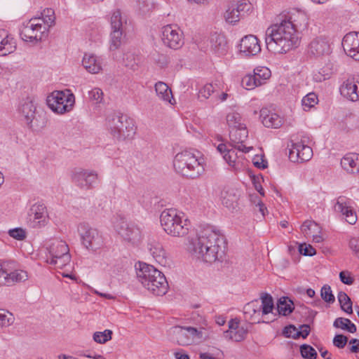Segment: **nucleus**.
I'll list each match as a JSON object with an SVG mask.
<instances>
[{
	"instance_id": "nucleus-41",
	"label": "nucleus",
	"mask_w": 359,
	"mask_h": 359,
	"mask_svg": "<svg viewBox=\"0 0 359 359\" xmlns=\"http://www.w3.org/2000/svg\"><path fill=\"white\" fill-rule=\"evenodd\" d=\"M320 296L325 302L327 303L325 305L326 307H328V305L332 304L335 302V297L332 294V291L331 290L330 286L327 285H325L322 287L320 291Z\"/></svg>"
},
{
	"instance_id": "nucleus-22",
	"label": "nucleus",
	"mask_w": 359,
	"mask_h": 359,
	"mask_svg": "<svg viewBox=\"0 0 359 359\" xmlns=\"http://www.w3.org/2000/svg\"><path fill=\"white\" fill-rule=\"evenodd\" d=\"M240 51L245 56H253L261 51L259 40L254 35L244 36L240 43Z\"/></svg>"
},
{
	"instance_id": "nucleus-39",
	"label": "nucleus",
	"mask_w": 359,
	"mask_h": 359,
	"mask_svg": "<svg viewBox=\"0 0 359 359\" xmlns=\"http://www.w3.org/2000/svg\"><path fill=\"white\" fill-rule=\"evenodd\" d=\"M113 332L111 330H105L103 332H95L93 334V340L97 344H105L112 338Z\"/></svg>"
},
{
	"instance_id": "nucleus-27",
	"label": "nucleus",
	"mask_w": 359,
	"mask_h": 359,
	"mask_svg": "<svg viewBox=\"0 0 359 359\" xmlns=\"http://www.w3.org/2000/svg\"><path fill=\"white\" fill-rule=\"evenodd\" d=\"M359 163V154L350 153L341 159V165L349 173H355Z\"/></svg>"
},
{
	"instance_id": "nucleus-48",
	"label": "nucleus",
	"mask_w": 359,
	"mask_h": 359,
	"mask_svg": "<svg viewBox=\"0 0 359 359\" xmlns=\"http://www.w3.org/2000/svg\"><path fill=\"white\" fill-rule=\"evenodd\" d=\"M216 86L212 83L205 85L199 91V97L208 99L212 94L216 93Z\"/></svg>"
},
{
	"instance_id": "nucleus-46",
	"label": "nucleus",
	"mask_w": 359,
	"mask_h": 359,
	"mask_svg": "<svg viewBox=\"0 0 359 359\" xmlns=\"http://www.w3.org/2000/svg\"><path fill=\"white\" fill-rule=\"evenodd\" d=\"M242 84L247 89H253L255 87L261 86V82L256 79V76L248 75L242 79Z\"/></svg>"
},
{
	"instance_id": "nucleus-25",
	"label": "nucleus",
	"mask_w": 359,
	"mask_h": 359,
	"mask_svg": "<svg viewBox=\"0 0 359 359\" xmlns=\"http://www.w3.org/2000/svg\"><path fill=\"white\" fill-rule=\"evenodd\" d=\"M212 51L218 56L224 55L228 51L227 41L224 35L215 34L210 38Z\"/></svg>"
},
{
	"instance_id": "nucleus-6",
	"label": "nucleus",
	"mask_w": 359,
	"mask_h": 359,
	"mask_svg": "<svg viewBox=\"0 0 359 359\" xmlns=\"http://www.w3.org/2000/svg\"><path fill=\"white\" fill-rule=\"evenodd\" d=\"M160 221L163 230L175 237H182L188 234L191 226L189 219H183L177 210L172 208L164 210L161 214Z\"/></svg>"
},
{
	"instance_id": "nucleus-34",
	"label": "nucleus",
	"mask_w": 359,
	"mask_h": 359,
	"mask_svg": "<svg viewBox=\"0 0 359 359\" xmlns=\"http://www.w3.org/2000/svg\"><path fill=\"white\" fill-rule=\"evenodd\" d=\"M28 279L27 273L23 270H15L8 273L7 285H12L15 283L25 281Z\"/></svg>"
},
{
	"instance_id": "nucleus-64",
	"label": "nucleus",
	"mask_w": 359,
	"mask_h": 359,
	"mask_svg": "<svg viewBox=\"0 0 359 359\" xmlns=\"http://www.w3.org/2000/svg\"><path fill=\"white\" fill-rule=\"evenodd\" d=\"M349 344L351 345L349 347V350L351 353H359V339H351L349 341Z\"/></svg>"
},
{
	"instance_id": "nucleus-40",
	"label": "nucleus",
	"mask_w": 359,
	"mask_h": 359,
	"mask_svg": "<svg viewBox=\"0 0 359 359\" xmlns=\"http://www.w3.org/2000/svg\"><path fill=\"white\" fill-rule=\"evenodd\" d=\"M254 75L256 76V79L261 82L262 85L266 80L269 79L271 75V71L266 67H257L254 69Z\"/></svg>"
},
{
	"instance_id": "nucleus-57",
	"label": "nucleus",
	"mask_w": 359,
	"mask_h": 359,
	"mask_svg": "<svg viewBox=\"0 0 359 359\" xmlns=\"http://www.w3.org/2000/svg\"><path fill=\"white\" fill-rule=\"evenodd\" d=\"M103 93L101 89L95 88L89 91V97L92 100L96 101V102H101L102 100Z\"/></svg>"
},
{
	"instance_id": "nucleus-32",
	"label": "nucleus",
	"mask_w": 359,
	"mask_h": 359,
	"mask_svg": "<svg viewBox=\"0 0 359 359\" xmlns=\"http://www.w3.org/2000/svg\"><path fill=\"white\" fill-rule=\"evenodd\" d=\"M155 90L160 99L171 103L170 98L172 97L171 89L169 86L161 81H158L155 84Z\"/></svg>"
},
{
	"instance_id": "nucleus-9",
	"label": "nucleus",
	"mask_w": 359,
	"mask_h": 359,
	"mask_svg": "<svg viewBox=\"0 0 359 359\" xmlns=\"http://www.w3.org/2000/svg\"><path fill=\"white\" fill-rule=\"evenodd\" d=\"M46 103L53 111L62 114L72 109L75 97L69 90H55L47 97Z\"/></svg>"
},
{
	"instance_id": "nucleus-1",
	"label": "nucleus",
	"mask_w": 359,
	"mask_h": 359,
	"mask_svg": "<svg viewBox=\"0 0 359 359\" xmlns=\"http://www.w3.org/2000/svg\"><path fill=\"white\" fill-rule=\"evenodd\" d=\"M309 26L306 13L299 12L287 20L270 26L266 31L265 42L267 49L275 54L286 53L299 44L298 32Z\"/></svg>"
},
{
	"instance_id": "nucleus-10",
	"label": "nucleus",
	"mask_w": 359,
	"mask_h": 359,
	"mask_svg": "<svg viewBox=\"0 0 359 359\" xmlns=\"http://www.w3.org/2000/svg\"><path fill=\"white\" fill-rule=\"evenodd\" d=\"M83 246L93 251L103 246L104 241L101 233L95 228H93L87 223H81L78 227Z\"/></svg>"
},
{
	"instance_id": "nucleus-51",
	"label": "nucleus",
	"mask_w": 359,
	"mask_h": 359,
	"mask_svg": "<svg viewBox=\"0 0 359 359\" xmlns=\"http://www.w3.org/2000/svg\"><path fill=\"white\" fill-rule=\"evenodd\" d=\"M283 334L287 338L298 339V329L293 325L285 326Z\"/></svg>"
},
{
	"instance_id": "nucleus-17",
	"label": "nucleus",
	"mask_w": 359,
	"mask_h": 359,
	"mask_svg": "<svg viewBox=\"0 0 359 359\" xmlns=\"http://www.w3.org/2000/svg\"><path fill=\"white\" fill-rule=\"evenodd\" d=\"M28 219L32 228H41L46 225L48 220L46 206L40 203L32 205L28 211Z\"/></svg>"
},
{
	"instance_id": "nucleus-47",
	"label": "nucleus",
	"mask_w": 359,
	"mask_h": 359,
	"mask_svg": "<svg viewBox=\"0 0 359 359\" xmlns=\"http://www.w3.org/2000/svg\"><path fill=\"white\" fill-rule=\"evenodd\" d=\"M126 67L135 70L138 66L139 59L136 58L133 53H126L123 57Z\"/></svg>"
},
{
	"instance_id": "nucleus-16",
	"label": "nucleus",
	"mask_w": 359,
	"mask_h": 359,
	"mask_svg": "<svg viewBox=\"0 0 359 359\" xmlns=\"http://www.w3.org/2000/svg\"><path fill=\"white\" fill-rule=\"evenodd\" d=\"M291 148L289 149V158L292 162L303 163L309 161L313 156L311 147L305 144V140L293 142L291 141Z\"/></svg>"
},
{
	"instance_id": "nucleus-60",
	"label": "nucleus",
	"mask_w": 359,
	"mask_h": 359,
	"mask_svg": "<svg viewBox=\"0 0 359 359\" xmlns=\"http://www.w3.org/2000/svg\"><path fill=\"white\" fill-rule=\"evenodd\" d=\"M7 316H0V327H8L12 325L15 321L14 316H10V317L6 318Z\"/></svg>"
},
{
	"instance_id": "nucleus-53",
	"label": "nucleus",
	"mask_w": 359,
	"mask_h": 359,
	"mask_svg": "<svg viewBox=\"0 0 359 359\" xmlns=\"http://www.w3.org/2000/svg\"><path fill=\"white\" fill-rule=\"evenodd\" d=\"M299 252L304 256H313L316 254V250L311 245L302 243L299 245Z\"/></svg>"
},
{
	"instance_id": "nucleus-55",
	"label": "nucleus",
	"mask_w": 359,
	"mask_h": 359,
	"mask_svg": "<svg viewBox=\"0 0 359 359\" xmlns=\"http://www.w3.org/2000/svg\"><path fill=\"white\" fill-rule=\"evenodd\" d=\"M348 341V338L343 334H336L333 339V344L339 348H343Z\"/></svg>"
},
{
	"instance_id": "nucleus-2",
	"label": "nucleus",
	"mask_w": 359,
	"mask_h": 359,
	"mask_svg": "<svg viewBox=\"0 0 359 359\" xmlns=\"http://www.w3.org/2000/svg\"><path fill=\"white\" fill-rule=\"evenodd\" d=\"M226 248L224 236L210 225L201 228L196 237L189 240L188 245L190 253L208 263L222 259Z\"/></svg>"
},
{
	"instance_id": "nucleus-42",
	"label": "nucleus",
	"mask_w": 359,
	"mask_h": 359,
	"mask_svg": "<svg viewBox=\"0 0 359 359\" xmlns=\"http://www.w3.org/2000/svg\"><path fill=\"white\" fill-rule=\"evenodd\" d=\"M300 353L305 359H316L318 355L316 351L311 346L306 344L300 346Z\"/></svg>"
},
{
	"instance_id": "nucleus-4",
	"label": "nucleus",
	"mask_w": 359,
	"mask_h": 359,
	"mask_svg": "<svg viewBox=\"0 0 359 359\" xmlns=\"http://www.w3.org/2000/svg\"><path fill=\"white\" fill-rule=\"evenodd\" d=\"M173 166L176 172L191 179L198 177L204 171L201 160L189 150H184L176 154Z\"/></svg>"
},
{
	"instance_id": "nucleus-23",
	"label": "nucleus",
	"mask_w": 359,
	"mask_h": 359,
	"mask_svg": "<svg viewBox=\"0 0 359 359\" xmlns=\"http://www.w3.org/2000/svg\"><path fill=\"white\" fill-rule=\"evenodd\" d=\"M330 52V44L326 39L323 37L314 39L309 46V53L315 57L327 55Z\"/></svg>"
},
{
	"instance_id": "nucleus-50",
	"label": "nucleus",
	"mask_w": 359,
	"mask_h": 359,
	"mask_svg": "<svg viewBox=\"0 0 359 359\" xmlns=\"http://www.w3.org/2000/svg\"><path fill=\"white\" fill-rule=\"evenodd\" d=\"M8 235L18 241H22L26 238L27 233L25 229L16 227L8 231Z\"/></svg>"
},
{
	"instance_id": "nucleus-29",
	"label": "nucleus",
	"mask_w": 359,
	"mask_h": 359,
	"mask_svg": "<svg viewBox=\"0 0 359 359\" xmlns=\"http://www.w3.org/2000/svg\"><path fill=\"white\" fill-rule=\"evenodd\" d=\"M229 327L230 331V338L235 341H241L245 339L247 330L243 327L239 328V320L236 318L231 319L229 322Z\"/></svg>"
},
{
	"instance_id": "nucleus-61",
	"label": "nucleus",
	"mask_w": 359,
	"mask_h": 359,
	"mask_svg": "<svg viewBox=\"0 0 359 359\" xmlns=\"http://www.w3.org/2000/svg\"><path fill=\"white\" fill-rule=\"evenodd\" d=\"M349 247L359 258V238H353L349 241Z\"/></svg>"
},
{
	"instance_id": "nucleus-49",
	"label": "nucleus",
	"mask_w": 359,
	"mask_h": 359,
	"mask_svg": "<svg viewBox=\"0 0 359 359\" xmlns=\"http://www.w3.org/2000/svg\"><path fill=\"white\" fill-rule=\"evenodd\" d=\"M330 76V71L325 68H322L318 72L313 73V79L316 82H322L328 79Z\"/></svg>"
},
{
	"instance_id": "nucleus-31",
	"label": "nucleus",
	"mask_w": 359,
	"mask_h": 359,
	"mask_svg": "<svg viewBox=\"0 0 359 359\" xmlns=\"http://www.w3.org/2000/svg\"><path fill=\"white\" fill-rule=\"evenodd\" d=\"M262 314H273V310L275 308L273 299L269 293H262L260 296Z\"/></svg>"
},
{
	"instance_id": "nucleus-52",
	"label": "nucleus",
	"mask_w": 359,
	"mask_h": 359,
	"mask_svg": "<svg viewBox=\"0 0 359 359\" xmlns=\"http://www.w3.org/2000/svg\"><path fill=\"white\" fill-rule=\"evenodd\" d=\"M153 60L154 62L161 68L166 67L169 62L168 56L164 54H154Z\"/></svg>"
},
{
	"instance_id": "nucleus-38",
	"label": "nucleus",
	"mask_w": 359,
	"mask_h": 359,
	"mask_svg": "<svg viewBox=\"0 0 359 359\" xmlns=\"http://www.w3.org/2000/svg\"><path fill=\"white\" fill-rule=\"evenodd\" d=\"M236 11L238 13L240 18H243L252 10V5L249 1L241 0L237 4H233Z\"/></svg>"
},
{
	"instance_id": "nucleus-54",
	"label": "nucleus",
	"mask_w": 359,
	"mask_h": 359,
	"mask_svg": "<svg viewBox=\"0 0 359 359\" xmlns=\"http://www.w3.org/2000/svg\"><path fill=\"white\" fill-rule=\"evenodd\" d=\"M312 227L317 228L318 224L314 221L306 220L302 224L301 230L304 233L311 235L312 233Z\"/></svg>"
},
{
	"instance_id": "nucleus-44",
	"label": "nucleus",
	"mask_w": 359,
	"mask_h": 359,
	"mask_svg": "<svg viewBox=\"0 0 359 359\" xmlns=\"http://www.w3.org/2000/svg\"><path fill=\"white\" fill-rule=\"evenodd\" d=\"M304 110L309 109L318 102V96L314 93H309L302 100Z\"/></svg>"
},
{
	"instance_id": "nucleus-33",
	"label": "nucleus",
	"mask_w": 359,
	"mask_h": 359,
	"mask_svg": "<svg viewBox=\"0 0 359 359\" xmlns=\"http://www.w3.org/2000/svg\"><path fill=\"white\" fill-rule=\"evenodd\" d=\"M337 299L341 310L347 314H353V303L351 298L344 292H339L337 295Z\"/></svg>"
},
{
	"instance_id": "nucleus-28",
	"label": "nucleus",
	"mask_w": 359,
	"mask_h": 359,
	"mask_svg": "<svg viewBox=\"0 0 359 359\" xmlns=\"http://www.w3.org/2000/svg\"><path fill=\"white\" fill-rule=\"evenodd\" d=\"M82 65L91 74H97L102 69L100 60L93 54L86 53L82 60Z\"/></svg>"
},
{
	"instance_id": "nucleus-13",
	"label": "nucleus",
	"mask_w": 359,
	"mask_h": 359,
	"mask_svg": "<svg viewBox=\"0 0 359 359\" xmlns=\"http://www.w3.org/2000/svg\"><path fill=\"white\" fill-rule=\"evenodd\" d=\"M116 231L125 241L137 244L142 239L140 229L134 223H128L125 221H120L116 226Z\"/></svg>"
},
{
	"instance_id": "nucleus-56",
	"label": "nucleus",
	"mask_w": 359,
	"mask_h": 359,
	"mask_svg": "<svg viewBox=\"0 0 359 359\" xmlns=\"http://www.w3.org/2000/svg\"><path fill=\"white\" fill-rule=\"evenodd\" d=\"M340 280L346 285H351L354 283V278L348 271H342L339 273Z\"/></svg>"
},
{
	"instance_id": "nucleus-18",
	"label": "nucleus",
	"mask_w": 359,
	"mask_h": 359,
	"mask_svg": "<svg viewBox=\"0 0 359 359\" xmlns=\"http://www.w3.org/2000/svg\"><path fill=\"white\" fill-rule=\"evenodd\" d=\"M73 182L81 189H93L97 180V174L93 170L78 169L73 172Z\"/></svg>"
},
{
	"instance_id": "nucleus-45",
	"label": "nucleus",
	"mask_w": 359,
	"mask_h": 359,
	"mask_svg": "<svg viewBox=\"0 0 359 359\" xmlns=\"http://www.w3.org/2000/svg\"><path fill=\"white\" fill-rule=\"evenodd\" d=\"M262 311L259 300L255 299L245 304L243 314H256Z\"/></svg>"
},
{
	"instance_id": "nucleus-3",
	"label": "nucleus",
	"mask_w": 359,
	"mask_h": 359,
	"mask_svg": "<svg viewBox=\"0 0 359 359\" xmlns=\"http://www.w3.org/2000/svg\"><path fill=\"white\" fill-rule=\"evenodd\" d=\"M137 278L142 285L156 296H163L168 290L164 274L153 266L144 262L135 265Z\"/></svg>"
},
{
	"instance_id": "nucleus-7",
	"label": "nucleus",
	"mask_w": 359,
	"mask_h": 359,
	"mask_svg": "<svg viewBox=\"0 0 359 359\" xmlns=\"http://www.w3.org/2000/svg\"><path fill=\"white\" fill-rule=\"evenodd\" d=\"M18 113L28 128L32 130H40L46 126L47 120L45 114L36 111V105L29 97L20 102Z\"/></svg>"
},
{
	"instance_id": "nucleus-14",
	"label": "nucleus",
	"mask_w": 359,
	"mask_h": 359,
	"mask_svg": "<svg viewBox=\"0 0 359 359\" xmlns=\"http://www.w3.org/2000/svg\"><path fill=\"white\" fill-rule=\"evenodd\" d=\"M111 44L110 50L118 49L123 39V19L120 10H116L113 12L111 17Z\"/></svg>"
},
{
	"instance_id": "nucleus-21",
	"label": "nucleus",
	"mask_w": 359,
	"mask_h": 359,
	"mask_svg": "<svg viewBox=\"0 0 359 359\" xmlns=\"http://www.w3.org/2000/svg\"><path fill=\"white\" fill-rule=\"evenodd\" d=\"M341 45L348 56L359 61V32L346 34L342 39Z\"/></svg>"
},
{
	"instance_id": "nucleus-24",
	"label": "nucleus",
	"mask_w": 359,
	"mask_h": 359,
	"mask_svg": "<svg viewBox=\"0 0 359 359\" xmlns=\"http://www.w3.org/2000/svg\"><path fill=\"white\" fill-rule=\"evenodd\" d=\"M16 50L14 38L6 29H0V55H7Z\"/></svg>"
},
{
	"instance_id": "nucleus-62",
	"label": "nucleus",
	"mask_w": 359,
	"mask_h": 359,
	"mask_svg": "<svg viewBox=\"0 0 359 359\" xmlns=\"http://www.w3.org/2000/svg\"><path fill=\"white\" fill-rule=\"evenodd\" d=\"M70 255H69V259L67 261H65V259H62V257L58 258L51 257L50 263L51 264L57 265L58 267H62L68 264L70 262Z\"/></svg>"
},
{
	"instance_id": "nucleus-5",
	"label": "nucleus",
	"mask_w": 359,
	"mask_h": 359,
	"mask_svg": "<svg viewBox=\"0 0 359 359\" xmlns=\"http://www.w3.org/2000/svg\"><path fill=\"white\" fill-rule=\"evenodd\" d=\"M107 125L111 135L118 140L131 138L135 133L136 128L133 119L126 114H109L107 118Z\"/></svg>"
},
{
	"instance_id": "nucleus-11",
	"label": "nucleus",
	"mask_w": 359,
	"mask_h": 359,
	"mask_svg": "<svg viewBox=\"0 0 359 359\" xmlns=\"http://www.w3.org/2000/svg\"><path fill=\"white\" fill-rule=\"evenodd\" d=\"M47 32V27L40 22V18L34 17L23 24L20 34L23 41L38 43Z\"/></svg>"
},
{
	"instance_id": "nucleus-35",
	"label": "nucleus",
	"mask_w": 359,
	"mask_h": 359,
	"mask_svg": "<svg viewBox=\"0 0 359 359\" xmlns=\"http://www.w3.org/2000/svg\"><path fill=\"white\" fill-rule=\"evenodd\" d=\"M226 123L229 127V130L238 127L245 126L246 125L242 121L241 114L236 111H232L226 115Z\"/></svg>"
},
{
	"instance_id": "nucleus-63",
	"label": "nucleus",
	"mask_w": 359,
	"mask_h": 359,
	"mask_svg": "<svg viewBox=\"0 0 359 359\" xmlns=\"http://www.w3.org/2000/svg\"><path fill=\"white\" fill-rule=\"evenodd\" d=\"M300 330H298V338L302 337L305 339L308 337L310 332V327L307 324H304L299 326Z\"/></svg>"
},
{
	"instance_id": "nucleus-12",
	"label": "nucleus",
	"mask_w": 359,
	"mask_h": 359,
	"mask_svg": "<svg viewBox=\"0 0 359 359\" xmlns=\"http://www.w3.org/2000/svg\"><path fill=\"white\" fill-rule=\"evenodd\" d=\"M276 310L278 314H290L294 310L297 313L302 314H318V311H311L309 309L303 304H298L287 296H282L278 299L276 302Z\"/></svg>"
},
{
	"instance_id": "nucleus-26",
	"label": "nucleus",
	"mask_w": 359,
	"mask_h": 359,
	"mask_svg": "<svg viewBox=\"0 0 359 359\" xmlns=\"http://www.w3.org/2000/svg\"><path fill=\"white\" fill-rule=\"evenodd\" d=\"M260 119L266 128H278L282 126V118L275 113L269 111L266 109L260 111Z\"/></svg>"
},
{
	"instance_id": "nucleus-19",
	"label": "nucleus",
	"mask_w": 359,
	"mask_h": 359,
	"mask_svg": "<svg viewBox=\"0 0 359 359\" xmlns=\"http://www.w3.org/2000/svg\"><path fill=\"white\" fill-rule=\"evenodd\" d=\"M351 199L344 196L337 198L334 205V211L340 212L345 217L346 221L350 224H354L357 222L356 212L354 211Z\"/></svg>"
},
{
	"instance_id": "nucleus-8",
	"label": "nucleus",
	"mask_w": 359,
	"mask_h": 359,
	"mask_svg": "<svg viewBox=\"0 0 359 359\" xmlns=\"http://www.w3.org/2000/svg\"><path fill=\"white\" fill-rule=\"evenodd\" d=\"M203 329L191 326H173L168 330L169 339L180 346H189L202 341Z\"/></svg>"
},
{
	"instance_id": "nucleus-30",
	"label": "nucleus",
	"mask_w": 359,
	"mask_h": 359,
	"mask_svg": "<svg viewBox=\"0 0 359 359\" xmlns=\"http://www.w3.org/2000/svg\"><path fill=\"white\" fill-rule=\"evenodd\" d=\"M69 247L64 241H58L56 245L53 244L50 247V253L51 257L58 258L62 257L65 261L69 259Z\"/></svg>"
},
{
	"instance_id": "nucleus-37",
	"label": "nucleus",
	"mask_w": 359,
	"mask_h": 359,
	"mask_svg": "<svg viewBox=\"0 0 359 359\" xmlns=\"http://www.w3.org/2000/svg\"><path fill=\"white\" fill-rule=\"evenodd\" d=\"M40 22L48 27H51L55 24V12L52 8H46L41 13Z\"/></svg>"
},
{
	"instance_id": "nucleus-20",
	"label": "nucleus",
	"mask_w": 359,
	"mask_h": 359,
	"mask_svg": "<svg viewBox=\"0 0 359 359\" xmlns=\"http://www.w3.org/2000/svg\"><path fill=\"white\" fill-rule=\"evenodd\" d=\"M248 137V130L246 126L233 128L229 130L230 146L241 151L243 153H248L252 149V147H246L243 144Z\"/></svg>"
},
{
	"instance_id": "nucleus-59",
	"label": "nucleus",
	"mask_w": 359,
	"mask_h": 359,
	"mask_svg": "<svg viewBox=\"0 0 359 359\" xmlns=\"http://www.w3.org/2000/svg\"><path fill=\"white\" fill-rule=\"evenodd\" d=\"M262 177L259 176H253L252 178V184L255 187V189L262 195L264 196V191L261 184V180Z\"/></svg>"
},
{
	"instance_id": "nucleus-58",
	"label": "nucleus",
	"mask_w": 359,
	"mask_h": 359,
	"mask_svg": "<svg viewBox=\"0 0 359 359\" xmlns=\"http://www.w3.org/2000/svg\"><path fill=\"white\" fill-rule=\"evenodd\" d=\"M224 159L230 165L232 163H234L236 159V154L235 151L232 149H228L226 152L223 156Z\"/></svg>"
},
{
	"instance_id": "nucleus-36",
	"label": "nucleus",
	"mask_w": 359,
	"mask_h": 359,
	"mask_svg": "<svg viewBox=\"0 0 359 359\" xmlns=\"http://www.w3.org/2000/svg\"><path fill=\"white\" fill-rule=\"evenodd\" d=\"M333 326L336 328L346 330L350 333L356 332V326L349 319L345 318H337L334 321Z\"/></svg>"
},
{
	"instance_id": "nucleus-15",
	"label": "nucleus",
	"mask_w": 359,
	"mask_h": 359,
	"mask_svg": "<svg viewBox=\"0 0 359 359\" xmlns=\"http://www.w3.org/2000/svg\"><path fill=\"white\" fill-rule=\"evenodd\" d=\"M161 39L165 46L175 50L181 48L184 43L182 32L172 25L163 27Z\"/></svg>"
},
{
	"instance_id": "nucleus-43",
	"label": "nucleus",
	"mask_w": 359,
	"mask_h": 359,
	"mask_svg": "<svg viewBox=\"0 0 359 359\" xmlns=\"http://www.w3.org/2000/svg\"><path fill=\"white\" fill-rule=\"evenodd\" d=\"M236 11V10L235 9L233 4L229 6V8L226 9L224 17L227 22L235 24L240 20L241 18Z\"/></svg>"
}]
</instances>
